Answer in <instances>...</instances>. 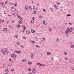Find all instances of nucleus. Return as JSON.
<instances>
[{"instance_id": "obj_1", "label": "nucleus", "mask_w": 74, "mask_h": 74, "mask_svg": "<svg viewBox=\"0 0 74 74\" xmlns=\"http://www.w3.org/2000/svg\"><path fill=\"white\" fill-rule=\"evenodd\" d=\"M69 32V28H68L67 29V30L65 32V34L66 35H67L68 34V33Z\"/></svg>"}, {"instance_id": "obj_2", "label": "nucleus", "mask_w": 74, "mask_h": 74, "mask_svg": "<svg viewBox=\"0 0 74 74\" xmlns=\"http://www.w3.org/2000/svg\"><path fill=\"white\" fill-rule=\"evenodd\" d=\"M11 56L13 58H16V55H15L13 54H12L11 55Z\"/></svg>"}, {"instance_id": "obj_3", "label": "nucleus", "mask_w": 74, "mask_h": 74, "mask_svg": "<svg viewBox=\"0 0 74 74\" xmlns=\"http://www.w3.org/2000/svg\"><path fill=\"white\" fill-rule=\"evenodd\" d=\"M14 52L17 53H21V51H18V50H15L14 51Z\"/></svg>"}, {"instance_id": "obj_4", "label": "nucleus", "mask_w": 74, "mask_h": 74, "mask_svg": "<svg viewBox=\"0 0 74 74\" xmlns=\"http://www.w3.org/2000/svg\"><path fill=\"white\" fill-rule=\"evenodd\" d=\"M12 10L13 11H15V10H16V9H15V8H14L13 7H12Z\"/></svg>"}, {"instance_id": "obj_5", "label": "nucleus", "mask_w": 74, "mask_h": 74, "mask_svg": "<svg viewBox=\"0 0 74 74\" xmlns=\"http://www.w3.org/2000/svg\"><path fill=\"white\" fill-rule=\"evenodd\" d=\"M1 5L2 6V7H4V8H5V6L4 3H1Z\"/></svg>"}, {"instance_id": "obj_6", "label": "nucleus", "mask_w": 74, "mask_h": 74, "mask_svg": "<svg viewBox=\"0 0 74 74\" xmlns=\"http://www.w3.org/2000/svg\"><path fill=\"white\" fill-rule=\"evenodd\" d=\"M33 54L32 53L31 54V58L32 59H33Z\"/></svg>"}, {"instance_id": "obj_7", "label": "nucleus", "mask_w": 74, "mask_h": 74, "mask_svg": "<svg viewBox=\"0 0 74 74\" xmlns=\"http://www.w3.org/2000/svg\"><path fill=\"white\" fill-rule=\"evenodd\" d=\"M7 31V28H5L3 29V32H6Z\"/></svg>"}, {"instance_id": "obj_8", "label": "nucleus", "mask_w": 74, "mask_h": 74, "mask_svg": "<svg viewBox=\"0 0 74 74\" xmlns=\"http://www.w3.org/2000/svg\"><path fill=\"white\" fill-rule=\"evenodd\" d=\"M35 72H36V70L35 69H34L32 70V73L34 74L35 73Z\"/></svg>"}, {"instance_id": "obj_9", "label": "nucleus", "mask_w": 74, "mask_h": 74, "mask_svg": "<svg viewBox=\"0 0 74 74\" xmlns=\"http://www.w3.org/2000/svg\"><path fill=\"white\" fill-rule=\"evenodd\" d=\"M31 32L33 33H35V31L33 30V29H31Z\"/></svg>"}, {"instance_id": "obj_10", "label": "nucleus", "mask_w": 74, "mask_h": 74, "mask_svg": "<svg viewBox=\"0 0 74 74\" xmlns=\"http://www.w3.org/2000/svg\"><path fill=\"white\" fill-rule=\"evenodd\" d=\"M25 8L26 9V10H28V6L27 5H26L25 6Z\"/></svg>"}, {"instance_id": "obj_11", "label": "nucleus", "mask_w": 74, "mask_h": 74, "mask_svg": "<svg viewBox=\"0 0 74 74\" xmlns=\"http://www.w3.org/2000/svg\"><path fill=\"white\" fill-rule=\"evenodd\" d=\"M43 24L45 25H47V22H46V21H43Z\"/></svg>"}, {"instance_id": "obj_12", "label": "nucleus", "mask_w": 74, "mask_h": 74, "mask_svg": "<svg viewBox=\"0 0 74 74\" xmlns=\"http://www.w3.org/2000/svg\"><path fill=\"white\" fill-rule=\"evenodd\" d=\"M5 72H6V73H9V71L8 69H5Z\"/></svg>"}, {"instance_id": "obj_13", "label": "nucleus", "mask_w": 74, "mask_h": 74, "mask_svg": "<svg viewBox=\"0 0 74 74\" xmlns=\"http://www.w3.org/2000/svg\"><path fill=\"white\" fill-rule=\"evenodd\" d=\"M47 55H51V54L50 52H48L47 53Z\"/></svg>"}, {"instance_id": "obj_14", "label": "nucleus", "mask_w": 74, "mask_h": 74, "mask_svg": "<svg viewBox=\"0 0 74 74\" xmlns=\"http://www.w3.org/2000/svg\"><path fill=\"white\" fill-rule=\"evenodd\" d=\"M28 64H29L30 65H31V64H32V62H28Z\"/></svg>"}, {"instance_id": "obj_15", "label": "nucleus", "mask_w": 74, "mask_h": 74, "mask_svg": "<svg viewBox=\"0 0 74 74\" xmlns=\"http://www.w3.org/2000/svg\"><path fill=\"white\" fill-rule=\"evenodd\" d=\"M14 38H18V35H16L14 36Z\"/></svg>"}, {"instance_id": "obj_16", "label": "nucleus", "mask_w": 74, "mask_h": 74, "mask_svg": "<svg viewBox=\"0 0 74 74\" xmlns=\"http://www.w3.org/2000/svg\"><path fill=\"white\" fill-rule=\"evenodd\" d=\"M69 29V31L70 32H73V28H70V29Z\"/></svg>"}, {"instance_id": "obj_17", "label": "nucleus", "mask_w": 74, "mask_h": 74, "mask_svg": "<svg viewBox=\"0 0 74 74\" xmlns=\"http://www.w3.org/2000/svg\"><path fill=\"white\" fill-rule=\"evenodd\" d=\"M22 62H26V59L25 58H23L22 60Z\"/></svg>"}, {"instance_id": "obj_18", "label": "nucleus", "mask_w": 74, "mask_h": 74, "mask_svg": "<svg viewBox=\"0 0 74 74\" xmlns=\"http://www.w3.org/2000/svg\"><path fill=\"white\" fill-rule=\"evenodd\" d=\"M23 28L24 30H26V28H25V25H23Z\"/></svg>"}, {"instance_id": "obj_19", "label": "nucleus", "mask_w": 74, "mask_h": 74, "mask_svg": "<svg viewBox=\"0 0 74 74\" xmlns=\"http://www.w3.org/2000/svg\"><path fill=\"white\" fill-rule=\"evenodd\" d=\"M38 65L39 66H42V64H41V63H38Z\"/></svg>"}, {"instance_id": "obj_20", "label": "nucleus", "mask_w": 74, "mask_h": 74, "mask_svg": "<svg viewBox=\"0 0 74 74\" xmlns=\"http://www.w3.org/2000/svg\"><path fill=\"white\" fill-rule=\"evenodd\" d=\"M26 33L27 34H29V33H30V31H26Z\"/></svg>"}, {"instance_id": "obj_21", "label": "nucleus", "mask_w": 74, "mask_h": 74, "mask_svg": "<svg viewBox=\"0 0 74 74\" xmlns=\"http://www.w3.org/2000/svg\"><path fill=\"white\" fill-rule=\"evenodd\" d=\"M16 44L17 45H20V43L19 42H17Z\"/></svg>"}, {"instance_id": "obj_22", "label": "nucleus", "mask_w": 74, "mask_h": 74, "mask_svg": "<svg viewBox=\"0 0 74 74\" xmlns=\"http://www.w3.org/2000/svg\"><path fill=\"white\" fill-rule=\"evenodd\" d=\"M21 26V25H17V27H19Z\"/></svg>"}, {"instance_id": "obj_23", "label": "nucleus", "mask_w": 74, "mask_h": 74, "mask_svg": "<svg viewBox=\"0 0 74 74\" xmlns=\"http://www.w3.org/2000/svg\"><path fill=\"white\" fill-rule=\"evenodd\" d=\"M18 23H19L20 24H21V23H22V22H21V21L19 20L18 21Z\"/></svg>"}, {"instance_id": "obj_24", "label": "nucleus", "mask_w": 74, "mask_h": 74, "mask_svg": "<svg viewBox=\"0 0 74 74\" xmlns=\"http://www.w3.org/2000/svg\"><path fill=\"white\" fill-rule=\"evenodd\" d=\"M69 62L70 63H72L73 62V60H69Z\"/></svg>"}, {"instance_id": "obj_25", "label": "nucleus", "mask_w": 74, "mask_h": 74, "mask_svg": "<svg viewBox=\"0 0 74 74\" xmlns=\"http://www.w3.org/2000/svg\"><path fill=\"white\" fill-rule=\"evenodd\" d=\"M54 7H55L56 8H57V10H58V8H57V7H56V5H54Z\"/></svg>"}, {"instance_id": "obj_26", "label": "nucleus", "mask_w": 74, "mask_h": 74, "mask_svg": "<svg viewBox=\"0 0 74 74\" xmlns=\"http://www.w3.org/2000/svg\"><path fill=\"white\" fill-rule=\"evenodd\" d=\"M39 17L40 18H42V16L41 15L39 16Z\"/></svg>"}, {"instance_id": "obj_27", "label": "nucleus", "mask_w": 74, "mask_h": 74, "mask_svg": "<svg viewBox=\"0 0 74 74\" xmlns=\"http://www.w3.org/2000/svg\"><path fill=\"white\" fill-rule=\"evenodd\" d=\"M71 48H74V45H72Z\"/></svg>"}, {"instance_id": "obj_28", "label": "nucleus", "mask_w": 74, "mask_h": 74, "mask_svg": "<svg viewBox=\"0 0 74 74\" xmlns=\"http://www.w3.org/2000/svg\"><path fill=\"white\" fill-rule=\"evenodd\" d=\"M31 42L32 44H34V43H35V42H34V41H32Z\"/></svg>"}, {"instance_id": "obj_29", "label": "nucleus", "mask_w": 74, "mask_h": 74, "mask_svg": "<svg viewBox=\"0 0 74 74\" xmlns=\"http://www.w3.org/2000/svg\"><path fill=\"white\" fill-rule=\"evenodd\" d=\"M7 49H5V52H7Z\"/></svg>"}, {"instance_id": "obj_30", "label": "nucleus", "mask_w": 74, "mask_h": 74, "mask_svg": "<svg viewBox=\"0 0 74 74\" xmlns=\"http://www.w3.org/2000/svg\"><path fill=\"white\" fill-rule=\"evenodd\" d=\"M33 14H36V11H34L33 12Z\"/></svg>"}, {"instance_id": "obj_31", "label": "nucleus", "mask_w": 74, "mask_h": 74, "mask_svg": "<svg viewBox=\"0 0 74 74\" xmlns=\"http://www.w3.org/2000/svg\"><path fill=\"white\" fill-rule=\"evenodd\" d=\"M49 32H52V30H51V28H49Z\"/></svg>"}, {"instance_id": "obj_32", "label": "nucleus", "mask_w": 74, "mask_h": 74, "mask_svg": "<svg viewBox=\"0 0 74 74\" xmlns=\"http://www.w3.org/2000/svg\"><path fill=\"white\" fill-rule=\"evenodd\" d=\"M7 2H8L7 1H6V2H5V5H6V4H7Z\"/></svg>"}, {"instance_id": "obj_33", "label": "nucleus", "mask_w": 74, "mask_h": 74, "mask_svg": "<svg viewBox=\"0 0 74 74\" xmlns=\"http://www.w3.org/2000/svg\"><path fill=\"white\" fill-rule=\"evenodd\" d=\"M31 22L32 23H34V21H31Z\"/></svg>"}, {"instance_id": "obj_34", "label": "nucleus", "mask_w": 74, "mask_h": 74, "mask_svg": "<svg viewBox=\"0 0 74 74\" xmlns=\"http://www.w3.org/2000/svg\"><path fill=\"white\" fill-rule=\"evenodd\" d=\"M64 54H65V55H67V53H66V51L64 52Z\"/></svg>"}, {"instance_id": "obj_35", "label": "nucleus", "mask_w": 74, "mask_h": 74, "mask_svg": "<svg viewBox=\"0 0 74 74\" xmlns=\"http://www.w3.org/2000/svg\"><path fill=\"white\" fill-rule=\"evenodd\" d=\"M14 6H15V7H16V6H17V4L16 3H15L14 4Z\"/></svg>"}, {"instance_id": "obj_36", "label": "nucleus", "mask_w": 74, "mask_h": 74, "mask_svg": "<svg viewBox=\"0 0 74 74\" xmlns=\"http://www.w3.org/2000/svg\"><path fill=\"white\" fill-rule=\"evenodd\" d=\"M17 16L18 18H19L21 17H20V16H19L18 15H17Z\"/></svg>"}, {"instance_id": "obj_37", "label": "nucleus", "mask_w": 74, "mask_h": 74, "mask_svg": "<svg viewBox=\"0 0 74 74\" xmlns=\"http://www.w3.org/2000/svg\"><path fill=\"white\" fill-rule=\"evenodd\" d=\"M67 16H71V15L70 14H68L67 15Z\"/></svg>"}, {"instance_id": "obj_38", "label": "nucleus", "mask_w": 74, "mask_h": 74, "mask_svg": "<svg viewBox=\"0 0 74 74\" xmlns=\"http://www.w3.org/2000/svg\"><path fill=\"white\" fill-rule=\"evenodd\" d=\"M13 16H14V17H15L16 15H15V14H12Z\"/></svg>"}, {"instance_id": "obj_39", "label": "nucleus", "mask_w": 74, "mask_h": 74, "mask_svg": "<svg viewBox=\"0 0 74 74\" xmlns=\"http://www.w3.org/2000/svg\"><path fill=\"white\" fill-rule=\"evenodd\" d=\"M11 71H14V69H12V70H11Z\"/></svg>"}, {"instance_id": "obj_40", "label": "nucleus", "mask_w": 74, "mask_h": 74, "mask_svg": "<svg viewBox=\"0 0 74 74\" xmlns=\"http://www.w3.org/2000/svg\"><path fill=\"white\" fill-rule=\"evenodd\" d=\"M29 10H32V8L30 7V6L29 7Z\"/></svg>"}, {"instance_id": "obj_41", "label": "nucleus", "mask_w": 74, "mask_h": 74, "mask_svg": "<svg viewBox=\"0 0 74 74\" xmlns=\"http://www.w3.org/2000/svg\"><path fill=\"white\" fill-rule=\"evenodd\" d=\"M51 59H52V60H54V58L52 57L51 58Z\"/></svg>"}, {"instance_id": "obj_42", "label": "nucleus", "mask_w": 74, "mask_h": 74, "mask_svg": "<svg viewBox=\"0 0 74 74\" xmlns=\"http://www.w3.org/2000/svg\"><path fill=\"white\" fill-rule=\"evenodd\" d=\"M3 53V55H5V52Z\"/></svg>"}, {"instance_id": "obj_43", "label": "nucleus", "mask_w": 74, "mask_h": 74, "mask_svg": "<svg viewBox=\"0 0 74 74\" xmlns=\"http://www.w3.org/2000/svg\"><path fill=\"white\" fill-rule=\"evenodd\" d=\"M21 47L22 48H24V46L22 45H21Z\"/></svg>"}, {"instance_id": "obj_44", "label": "nucleus", "mask_w": 74, "mask_h": 74, "mask_svg": "<svg viewBox=\"0 0 74 74\" xmlns=\"http://www.w3.org/2000/svg\"><path fill=\"white\" fill-rule=\"evenodd\" d=\"M56 41H59V39L58 38L57 39Z\"/></svg>"}, {"instance_id": "obj_45", "label": "nucleus", "mask_w": 74, "mask_h": 74, "mask_svg": "<svg viewBox=\"0 0 74 74\" xmlns=\"http://www.w3.org/2000/svg\"><path fill=\"white\" fill-rule=\"evenodd\" d=\"M14 23V21L13 20L12 21V23Z\"/></svg>"}, {"instance_id": "obj_46", "label": "nucleus", "mask_w": 74, "mask_h": 74, "mask_svg": "<svg viewBox=\"0 0 74 74\" xmlns=\"http://www.w3.org/2000/svg\"><path fill=\"white\" fill-rule=\"evenodd\" d=\"M23 38L24 39H26V37L25 36H24L23 37Z\"/></svg>"}, {"instance_id": "obj_47", "label": "nucleus", "mask_w": 74, "mask_h": 74, "mask_svg": "<svg viewBox=\"0 0 74 74\" xmlns=\"http://www.w3.org/2000/svg\"><path fill=\"white\" fill-rule=\"evenodd\" d=\"M19 18V19H20V20H22V18H21V17H20V18Z\"/></svg>"}, {"instance_id": "obj_48", "label": "nucleus", "mask_w": 74, "mask_h": 74, "mask_svg": "<svg viewBox=\"0 0 74 74\" xmlns=\"http://www.w3.org/2000/svg\"><path fill=\"white\" fill-rule=\"evenodd\" d=\"M35 6H34L33 7V9H35Z\"/></svg>"}, {"instance_id": "obj_49", "label": "nucleus", "mask_w": 74, "mask_h": 74, "mask_svg": "<svg viewBox=\"0 0 74 74\" xmlns=\"http://www.w3.org/2000/svg\"><path fill=\"white\" fill-rule=\"evenodd\" d=\"M45 66V65H44V64H42V66Z\"/></svg>"}, {"instance_id": "obj_50", "label": "nucleus", "mask_w": 74, "mask_h": 74, "mask_svg": "<svg viewBox=\"0 0 74 74\" xmlns=\"http://www.w3.org/2000/svg\"><path fill=\"white\" fill-rule=\"evenodd\" d=\"M57 4L58 5H59V4H60V3H59V2H58L57 3Z\"/></svg>"}, {"instance_id": "obj_51", "label": "nucleus", "mask_w": 74, "mask_h": 74, "mask_svg": "<svg viewBox=\"0 0 74 74\" xmlns=\"http://www.w3.org/2000/svg\"><path fill=\"white\" fill-rule=\"evenodd\" d=\"M65 60H67L68 59H67V58L65 57Z\"/></svg>"}, {"instance_id": "obj_52", "label": "nucleus", "mask_w": 74, "mask_h": 74, "mask_svg": "<svg viewBox=\"0 0 74 74\" xmlns=\"http://www.w3.org/2000/svg\"><path fill=\"white\" fill-rule=\"evenodd\" d=\"M43 11H45V12H46V10H45V9H43Z\"/></svg>"}, {"instance_id": "obj_53", "label": "nucleus", "mask_w": 74, "mask_h": 74, "mask_svg": "<svg viewBox=\"0 0 74 74\" xmlns=\"http://www.w3.org/2000/svg\"><path fill=\"white\" fill-rule=\"evenodd\" d=\"M32 19H33V20H34V19H35V18L34 17L32 18Z\"/></svg>"}, {"instance_id": "obj_54", "label": "nucleus", "mask_w": 74, "mask_h": 74, "mask_svg": "<svg viewBox=\"0 0 74 74\" xmlns=\"http://www.w3.org/2000/svg\"><path fill=\"white\" fill-rule=\"evenodd\" d=\"M25 32V31H24V30H23V31L22 32V33H23V32Z\"/></svg>"}, {"instance_id": "obj_55", "label": "nucleus", "mask_w": 74, "mask_h": 74, "mask_svg": "<svg viewBox=\"0 0 74 74\" xmlns=\"http://www.w3.org/2000/svg\"><path fill=\"white\" fill-rule=\"evenodd\" d=\"M69 24H70L71 25H72V24H71V23H69Z\"/></svg>"}, {"instance_id": "obj_56", "label": "nucleus", "mask_w": 74, "mask_h": 74, "mask_svg": "<svg viewBox=\"0 0 74 74\" xmlns=\"http://www.w3.org/2000/svg\"><path fill=\"white\" fill-rule=\"evenodd\" d=\"M8 16L9 17H10V18L11 17V15H9Z\"/></svg>"}, {"instance_id": "obj_57", "label": "nucleus", "mask_w": 74, "mask_h": 74, "mask_svg": "<svg viewBox=\"0 0 74 74\" xmlns=\"http://www.w3.org/2000/svg\"><path fill=\"white\" fill-rule=\"evenodd\" d=\"M36 47H37V48H39V46H38V45H36Z\"/></svg>"}, {"instance_id": "obj_58", "label": "nucleus", "mask_w": 74, "mask_h": 74, "mask_svg": "<svg viewBox=\"0 0 74 74\" xmlns=\"http://www.w3.org/2000/svg\"><path fill=\"white\" fill-rule=\"evenodd\" d=\"M10 61H11V59L10 58L9 59Z\"/></svg>"}, {"instance_id": "obj_59", "label": "nucleus", "mask_w": 74, "mask_h": 74, "mask_svg": "<svg viewBox=\"0 0 74 74\" xmlns=\"http://www.w3.org/2000/svg\"><path fill=\"white\" fill-rule=\"evenodd\" d=\"M60 61H61L62 60V58H60L59 59Z\"/></svg>"}, {"instance_id": "obj_60", "label": "nucleus", "mask_w": 74, "mask_h": 74, "mask_svg": "<svg viewBox=\"0 0 74 74\" xmlns=\"http://www.w3.org/2000/svg\"><path fill=\"white\" fill-rule=\"evenodd\" d=\"M4 52H5V51H4V50H3L2 51V53H3Z\"/></svg>"}, {"instance_id": "obj_61", "label": "nucleus", "mask_w": 74, "mask_h": 74, "mask_svg": "<svg viewBox=\"0 0 74 74\" xmlns=\"http://www.w3.org/2000/svg\"><path fill=\"white\" fill-rule=\"evenodd\" d=\"M42 40H45V38H42Z\"/></svg>"}, {"instance_id": "obj_62", "label": "nucleus", "mask_w": 74, "mask_h": 74, "mask_svg": "<svg viewBox=\"0 0 74 74\" xmlns=\"http://www.w3.org/2000/svg\"><path fill=\"white\" fill-rule=\"evenodd\" d=\"M2 22H4V20H2Z\"/></svg>"}, {"instance_id": "obj_63", "label": "nucleus", "mask_w": 74, "mask_h": 74, "mask_svg": "<svg viewBox=\"0 0 74 74\" xmlns=\"http://www.w3.org/2000/svg\"><path fill=\"white\" fill-rule=\"evenodd\" d=\"M12 63H14V61H12Z\"/></svg>"}, {"instance_id": "obj_64", "label": "nucleus", "mask_w": 74, "mask_h": 74, "mask_svg": "<svg viewBox=\"0 0 74 74\" xmlns=\"http://www.w3.org/2000/svg\"><path fill=\"white\" fill-rule=\"evenodd\" d=\"M28 70H29V71H31V70H30V69H28Z\"/></svg>"}]
</instances>
